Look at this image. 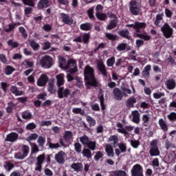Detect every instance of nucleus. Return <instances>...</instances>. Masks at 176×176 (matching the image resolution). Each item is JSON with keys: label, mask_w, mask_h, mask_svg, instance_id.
I'll return each mask as SVG.
<instances>
[{"label": "nucleus", "mask_w": 176, "mask_h": 176, "mask_svg": "<svg viewBox=\"0 0 176 176\" xmlns=\"http://www.w3.org/2000/svg\"><path fill=\"white\" fill-rule=\"evenodd\" d=\"M84 76L88 89L90 86H97V80L94 77V69L93 67L89 65L86 66L84 70Z\"/></svg>", "instance_id": "obj_1"}, {"label": "nucleus", "mask_w": 176, "mask_h": 176, "mask_svg": "<svg viewBox=\"0 0 176 176\" xmlns=\"http://www.w3.org/2000/svg\"><path fill=\"white\" fill-rule=\"evenodd\" d=\"M53 64H54L53 58L49 56V55L43 56L40 60V65L43 68H45V69L52 68V67H53Z\"/></svg>", "instance_id": "obj_2"}, {"label": "nucleus", "mask_w": 176, "mask_h": 176, "mask_svg": "<svg viewBox=\"0 0 176 176\" xmlns=\"http://www.w3.org/2000/svg\"><path fill=\"white\" fill-rule=\"evenodd\" d=\"M149 153L152 157L160 155V151L159 146H157V140H153L151 142Z\"/></svg>", "instance_id": "obj_3"}, {"label": "nucleus", "mask_w": 176, "mask_h": 176, "mask_svg": "<svg viewBox=\"0 0 176 176\" xmlns=\"http://www.w3.org/2000/svg\"><path fill=\"white\" fill-rule=\"evenodd\" d=\"M162 32H163L165 38L168 39V38H171L173 35V28L170 27V25L168 23H164V25L161 28Z\"/></svg>", "instance_id": "obj_4"}, {"label": "nucleus", "mask_w": 176, "mask_h": 176, "mask_svg": "<svg viewBox=\"0 0 176 176\" xmlns=\"http://www.w3.org/2000/svg\"><path fill=\"white\" fill-rule=\"evenodd\" d=\"M128 27H132L136 32H140L141 30L146 28V23L145 22L136 21L133 24L128 25Z\"/></svg>", "instance_id": "obj_5"}, {"label": "nucleus", "mask_w": 176, "mask_h": 176, "mask_svg": "<svg viewBox=\"0 0 176 176\" xmlns=\"http://www.w3.org/2000/svg\"><path fill=\"white\" fill-rule=\"evenodd\" d=\"M132 176H144L142 174V166L140 164H135L131 169Z\"/></svg>", "instance_id": "obj_6"}, {"label": "nucleus", "mask_w": 176, "mask_h": 176, "mask_svg": "<svg viewBox=\"0 0 176 176\" xmlns=\"http://www.w3.org/2000/svg\"><path fill=\"white\" fill-rule=\"evenodd\" d=\"M71 94V91L64 87H59L58 89V98H67Z\"/></svg>", "instance_id": "obj_7"}, {"label": "nucleus", "mask_w": 176, "mask_h": 176, "mask_svg": "<svg viewBox=\"0 0 176 176\" xmlns=\"http://www.w3.org/2000/svg\"><path fill=\"white\" fill-rule=\"evenodd\" d=\"M67 67V69H69V72H70V74H75L78 69L76 68V61H75L74 59H70L68 60Z\"/></svg>", "instance_id": "obj_8"}, {"label": "nucleus", "mask_w": 176, "mask_h": 176, "mask_svg": "<svg viewBox=\"0 0 176 176\" xmlns=\"http://www.w3.org/2000/svg\"><path fill=\"white\" fill-rule=\"evenodd\" d=\"M67 155L63 151H59L55 155V160L59 164H63L65 162Z\"/></svg>", "instance_id": "obj_9"}, {"label": "nucleus", "mask_w": 176, "mask_h": 176, "mask_svg": "<svg viewBox=\"0 0 176 176\" xmlns=\"http://www.w3.org/2000/svg\"><path fill=\"white\" fill-rule=\"evenodd\" d=\"M47 80H49V77L46 74H41L37 80V86L43 87V86H45L47 83Z\"/></svg>", "instance_id": "obj_10"}, {"label": "nucleus", "mask_w": 176, "mask_h": 176, "mask_svg": "<svg viewBox=\"0 0 176 176\" xmlns=\"http://www.w3.org/2000/svg\"><path fill=\"white\" fill-rule=\"evenodd\" d=\"M130 11L135 16L140 14V7H138V3L136 1H133L131 2Z\"/></svg>", "instance_id": "obj_11"}, {"label": "nucleus", "mask_w": 176, "mask_h": 176, "mask_svg": "<svg viewBox=\"0 0 176 176\" xmlns=\"http://www.w3.org/2000/svg\"><path fill=\"white\" fill-rule=\"evenodd\" d=\"M118 52H129L131 50V47L129 46L126 43H120L116 47Z\"/></svg>", "instance_id": "obj_12"}, {"label": "nucleus", "mask_w": 176, "mask_h": 176, "mask_svg": "<svg viewBox=\"0 0 176 176\" xmlns=\"http://www.w3.org/2000/svg\"><path fill=\"white\" fill-rule=\"evenodd\" d=\"M18 138L19 134L14 132H12L10 134L7 135L5 141H6L7 142H15V141H17Z\"/></svg>", "instance_id": "obj_13"}, {"label": "nucleus", "mask_w": 176, "mask_h": 176, "mask_svg": "<svg viewBox=\"0 0 176 176\" xmlns=\"http://www.w3.org/2000/svg\"><path fill=\"white\" fill-rule=\"evenodd\" d=\"M165 86H166L168 90H174V89L176 87L175 80L173 78L166 80L165 82Z\"/></svg>", "instance_id": "obj_14"}, {"label": "nucleus", "mask_w": 176, "mask_h": 176, "mask_svg": "<svg viewBox=\"0 0 176 176\" xmlns=\"http://www.w3.org/2000/svg\"><path fill=\"white\" fill-rule=\"evenodd\" d=\"M113 93L114 98L116 100L120 101V100L123 99V96H124L123 92L120 91V89L118 87L114 88Z\"/></svg>", "instance_id": "obj_15"}, {"label": "nucleus", "mask_w": 176, "mask_h": 176, "mask_svg": "<svg viewBox=\"0 0 176 176\" xmlns=\"http://www.w3.org/2000/svg\"><path fill=\"white\" fill-rule=\"evenodd\" d=\"M60 16L62 17V21L65 23V24H68L69 25H71L74 23V19L68 16V14L62 13L60 14Z\"/></svg>", "instance_id": "obj_16"}, {"label": "nucleus", "mask_w": 176, "mask_h": 176, "mask_svg": "<svg viewBox=\"0 0 176 176\" xmlns=\"http://www.w3.org/2000/svg\"><path fill=\"white\" fill-rule=\"evenodd\" d=\"M104 149L109 157H113L115 156V152H113V148L111 144H106L104 146Z\"/></svg>", "instance_id": "obj_17"}, {"label": "nucleus", "mask_w": 176, "mask_h": 176, "mask_svg": "<svg viewBox=\"0 0 176 176\" xmlns=\"http://www.w3.org/2000/svg\"><path fill=\"white\" fill-rule=\"evenodd\" d=\"M58 62H59V67L62 68V69H68V66L67 65V60L63 56H58Z\"/></svg>", "instance_id": "obj_18"}, {"label": "nucleus", "mask_w": 176, "mask_h": 176, "mask_svg": "<svg viewBox=\"0 0 176 176\" xmlns=\"http://www.w3.org/2000/svg\"><path fill=\"white\" fill-rule=\"evenodd\" d=\"M131 115L132 122H133V123H136V124H138V123H140V112L138 110H135L131 112Z\"/></svg>", "instance_id": "obj_19"}, {"label": "nucleus", "mask_w": 176, "mask_h": 176, "mask_svg": "<svg viewBox=\"0 0 176 176\" xmlns=\"http://www.w3.org/2000/svg\"><path fill=\"white\" fill-rule=\"evenodd\" d=\"M112 17L114 18L113 20H111L109 25L107 27V30H113L118 25V18H116V16L112 15Z\"/></svg>", "instance_id": "obj_20"}, {"label": "nucleus", "mask_w": 176, "mask_h": 176, "mask_svg": "<svg viewBox=\"0 0 176 176\" xmlns=\"http://www.w3.org/2000/svg\"><path fill=\"white\" fill-rule=\"evenodd\" d=\"M10 90L12 94H14V96H23V94H24V92L23 91L19 90L17 87L14 85L11 86Z\"/></svg>", "instance_id": "obj_21"}, {"label": "nucleus", "mask_w": 176, "mask_h": 176, "mask_svg": "<svg viewBox=\"0 0 176 176\" xmlns=\"http://www.w3.org/2000/svg\"><path fill=\"white\" fill-rule=\"evenodd\" d=\"M137 102V98L131 97L126 100V107L128 108H134V104Z\"/></svg>", "instance_id": "obj_22"}, {"label": "nucleus", "mask_w": 176, "mask_h": 176, "mask_svg": "<svg viewBox=\"0 0 176 176\" xmlns=\"http://www.w3.org/2000/svg\"><path fill=\"white\" fill-rule=\"evenodd\" d=\"M56 85L57 86H58V87H60V86H63V85H64L65 82V80H64V74H58L56 76Z\"/></svg>", "instance_id": "obj_23"}, {"label": "nucleus", "mask_w": 176, "mask_h": 176, "mask_svg": "<svg viewBox=\"0 0 176 176\" xmlns=\"http://www.w3.org/2000/svg\"><path fill=\"white\" fill-rule=\"evenodd\" d=\"M50 6L49 0H40L37 5L38 9H43V8H47Z\"/></svg>", "instance_id": "obj_24"}, {"label": "nucleus", "mask_w": 176, "mask_h": 176, "mask_svg": "<svg viewBox=\"0 0 176 176\" xmlns=\"http://www.w3.org/2000/svg\"><path fill=\"white\" fill-rule=\"evenodd\" d=\"M98 68L101 74L104 75V76H107V69L105 68V65H104V63L99 62L98 63Z\"/></svg>", "instance_id": "obj_25"}, {"label": "nucleus", "mask_w": 176, "mask_h": 176, "mask_svg": "<svg viewBox=\"0 0 176 176\" xmlns=\"http://www.w3.org/2000/svg\"><path fill=\"white\" fill-rule=\"evenodd\" d=\"M109 142H111V145H113L114 148H116V144L119 142V138L115 135H111L110 138H109Z\"/></svg>", "instance_id": "obj_26"}, {"label": "nucleus", "mask_w": 176, "mask_h": 176, "mask_svg": "<svg viewBox=\"0 0 176 176\" xmlns=\"http://www.w3.org/2000/svg\"><path fill=\"white\" fill-rule=\"evenodd\" d=\"M71 168L74 170V171H82L83 165L81 163H74L71 165Z\"/></svg>", "instance_id": "obj_27"}, {"label": "nucleus", "mask_w": 176, "mask_h": 176, "mask_svg": "<svg viewBox=\"0 0 176 176\" xmlns=\"http://www.w3.org/2000/svg\"><path fill=\"white\" fill-rule=\"evenodd\" d=\"M144 126H148L149 124V120H151V115L144 114L142 118Z\"/></svg>", "instance_id": "obj_28"}, {"label": "nucleus", "mask_w": 176, "mask_h": 176, "mask_svg": "<svg viewBox=\"0 0 176 176\" xmlns=\"http://www.w3.org/2000/svg\"><path fill=\"white\" fill-rule=\"evenodd\" d=\"M163 16H164L163 14H158L156 16L155 21L154 22L155 25L157 26L162 24V21H163Z\"/></svg>", "instance_id": "obj_29"}, {"label": "nucleus", "mask_w": 176, "mask_h": 176, "mask_svg": "<svg viewBox=\"0 0 176 176\" xmlns=\"http://www.w3.org/2000/svg\"><path fill=\"white\" fill-rule=\"evenodd\" d=\"M117 131L118 133H121V134H127V131H126V129L123 127V124L122 123H117Z\"/></svg>", "instance_id": "obj_30"}, {"label": "nucleus", "mask_w": 176, "mask_h": 176, "mask_svg": "<svg viewBox=\"0 0 176 176\" xmlns=\"http://www.w3.org/2000/svg\"><path fill=\"white\" fill-rule=\"evenodd\" d=\"M72 137H73L72 132L69 131H67L65 132L63 140H65V141L67 142V141H71V140H72Z\"/></svg>", "instance_id": "obj_31"}, {"label": "nucleus", "mask_w": 176, "mask_h": 176, "mask_svg": "<svg viewBox=\"0 0 176 176\" xmlns=\"http://www.w3.org/2000/svg\"><path fill=\"white\" fill-rule=\"evenodd\" d=\"M159 125L164 131H167V124L162 118L159 120Z\"/></svg>", "instance_id": "obj_32"}, {"label": "nucleus", "mask_w": 176, "mask_h": 176, "mask_svg": "<svg viewBox=\"0 0 176 176\" xmlns=\"http://www.w3.org/2000/svg\"><path fill=\"white\" fill-rule=\"evenodd\" d=\"M37 142L39 146L43 148V146H45V144L46 143V139L45 136H40L37 140Z\"/></svg>", "instance_id": "obj_33"}, {"label": "nucleus", "mask_w": 176, "mask_h": 176, "mask_svg": "<svg viewBox=\"0 0 176 176\" xmlns=\"http://www.w3.org/2000/svg\"><path fill=\"white\" fill-rule=\"evenodd\" d=\"M91 24L87 23H82L80 25V30H82V31H89V30H91Z\"/></svg>", "instance_id": "obj_34"}, {"label": "nucleus", "mask_w": 176, "mask_h": 176, "mask_svg": "<svg viewBox=\"0 0 176 176\" xmlns=\"http://www.w3.org/2000/svg\"><path fill=\"white\" fill-rule=\"evenodd\" d=\"M30 45L31 47L33 49V50H34V51L38 50L39 47H41L39 44L38 43H36V41H30Z\"/></svg>", "instance_id": "obj_35"}, {"label": "nucleus", "mask_w": 176, "mask_h": 176, "mask_svg": "<svg viewBox=\"0 0 176 176\" xmlns=\"http://www.w3.org/2000/svg\"><path fill=\"white\" fill-rule=\"evenodd\" d=\"M82 155L84 157L90 159V157H91V151L89 148H84L82 151Z\"/></svg>", "instance_id": "obj_36"}, {"label": "nucleus", "mask_w": 176, "mask_h": 176, "mask_svg": "<svg viewBox=\"0 0 176 176\" xmlns=\"http://www.w3.org/2000/svg\"><path fill=\"white\" fill-rule=\"evenodd\" d=\"M80 142H81L82 145H87L89 142V137H87L86 135H84L82 137L80 138Z\"/></svg>", "instance_id": "obj_37"}, {"label": "nucleus", "mask_w": 176, "mask_h": 176, "mask_svg": "<svg viewBox=\"0 0 176 176\" xmlns=\"http://www.w3.org/2000/svg\"><path fill=\"white\" fill-rule=\"evenodd\" d=\"M15 69L13 67L8 65L6 67L5 74L6 75H12Z\"/></svg>", "instance_id": "obj_38"}, {"label": "nucleus", "mask_w": 176, "mask_h": 176, "mask_svg": "<svg viewBox=\"0 0 176 176\" xmlns=\"http://www.w3.org/2000/svg\"><path fill=\"white\" fill-rule=\"evenodd\" d=\"M22 153L27 157L30 153V147L27 145H23L21 148Z\"/></svg>", "instance_id": "obj_39"}, {"label": "nucleus", "mask_w": 176, "mask_h": 176, "mask_svg": "<svg viewBox=\"0 0 176 176\" xmlns=\"http://www.w3.org/2000/svg\"><path fill=\"white\" fill-rule=\"evenodd\" d=\"M113 176H126V171L122 170H115L112 173Z\"/></svg>", "instance_id": "obj_40"}, {"label": "nucleus", "mask_w": 176, "mask_h": 176, "mask_svg": "<svg viewBox=\"0 0 176 176\" xmlns=\"http://www.w3.org/2000/svg\"><path fill=\"white\" fill-rule=\"evenodd\" d=\"M30 146L32 149V153H38V152H39V148L36 144L30 142Z\"/></svg>", "instance_id": "obj_41"}, {"label": "nucleus", "mask_w": 176, "mask_h": 176, "mask_svg": "<svg viewBox=\"0 0 176 176\" xmlns=\"http://www.w3.org/2000/svg\"><path fill=\"white\" fill-rule=\"evenodd\" d=\"M136 36H138V38H140L141 39H144V41H149V39H151V36L146 34L138 33L136 34Z\"/></svg>", "instance_id": "obj_42"}, {"label": "nucleus", "mask_w": 176, "mask_h": 176, "mask_svg": "<svg viewBox=\"0 0 176 176\" xmlns=\"http://www.w3.org/2000/svg\"><path fill=\"white\" fill-rule=\"evenodd\" d=\"M45 158H46V157L45 156V153L39 155L36 157V162H37V163H40L41 164H43V163L45 162Z\"/></svg>", "instance_id": "obj_43"}, {"label": "nucleus", "mask_w": 176, "mask_h": 176, "mask_svg": "<svg viewBox=\"0 0 176 176\" xmlns=\"http://www.w3.org/2000/svg\"><path fill=\"white\" fill-rule=\"evenodd\" d=\"M119 35L120 36H122L123 38H126V39H130V36H129V30H122L118 32Z\"/></svg>", "instance_id": "obj_44"}, {"label": "nucleus", "mask_w": 176, "mask_h": 176, "mask_svg": "<svg viewBox=\"0 0 176 176\" xmlns=\"http://www.w3.org/2000/svg\"><path fill=\"white\" fill-rule=\"evenodd\" d=\"M8 46L10 47L16 48L19 47V43L17 41H13V40H10L8 41Z\"/></svg>", "instance_id": "obj_45"}, {"label": "nucleus", "mask_w": 176, "mask_h": 176, "mask_svg": "<svg viewBox=\"0 0 176 176\" xmlns=\"http://www.w3.org/2000/svg\"><path fill=\"white\" fill-rule=\"evenodd\" d=\"M14 167V164L10 162H6L4 164V168L6 170V171H10V170H12Z\"/></svg>", "instance_id": "obj_46"}, {"label": "nucleus", "mask_w": 176, "mask_h": 176, "mask_svg": "<svg viewBox=\"0 0 176 176\" xmlns=\"http://www.w3.org/2000/svg\"><path fill=\"white\" fill-rule=\"evenodd\" d=\"M36 138H38V134L32 133L28 136L26 141H28V142H31V141H35V140H36Z\"/></svg>", "instance_id": "obj_47"}, {"label": "nucleus", "mask_w": 176, "mask_h": 176, "mask_svg": "<svg viewBox=\"0 0 176 176\" xmlns=\"http://www.w3.org/2000/svg\"><path fill=\"white\" fill-rule=\"evenodd\" d=\"M86 119L90 126H96V120L93 119V118L90 117V116H87Z\"/></svg>", "instance_id": "obj_48"}, {"label": "nucleus", "mask_w": 176, "mask_h": 176, "mask_svg": "<svg viewBox=\"0 0 176 176\" xmlns=\"http://www.w3.org/2000/svg\"><path fill=\"white\" fill-rule=\"evenodd\" d=\"M105 36L107 38V39H109L110 41H116L118 36L116 35L109 34V33H105Z\"/></svg>", "instance_id": "obj_49"}, {"label": "nucleus", "mask_w": 176, "mask_h": 176, "mask_svg": "<svg viewBox=\"0 0 176 176\" xmlns=\"http://www.w3.org/2000/svg\"><path fill=\"white\" fill-rule=\"evenodd\" d=\"M74 149L77 153H80L82 152V144L80 143L74 144Z\"/></svg>", "instance_id": "obj_50"}, {"label": "nucleus", "mask_w": 176, "mask_h": 176, "mask_svg": "<svg viewBox=\"0 0 176 176\" xmlns=\"http://www.w3.org/2000/svg\"><path fill=\"white\" fill-rule=\"evenodd\" d=\"M74 113H80V115H85V110L80 108H74L72 109Z\"/></svg>", "instance_id": "obj_51"}, {"label": "nucleus", "mask_w": 176, "mask_h": 176, "mask_svg": "<svg viewBox=\"0 0 176 176\" xmlns=\"http://www.w3.org/2000/svg\"><path fill=\"white\" fill-rule=\"evenodd\" d=\"M21 116L23 119H31V118H32V114L28 111H25L22 113Z\"/></svg>", "instance_id": "obj_52"}, {"label": "nucleus", "mask_w": 176, "mask_h": 176, "mask_svg": "<svg viewBox=\"0 0 176 176\" xmlns=\"http://www.w3.org/2000/svg\"><path fill=\"white\" fill-rule=\"evenodd\" d=\"M96 17L101 21H104L105 20V19H107V14L100 12V13H96Z\"/></svg>", "instance_id": "obj_53"}, {"label": "nucleus", "mask_w": 176, "mask_h": 176, "mask_svg": "<svg viewBox=\"0 0 176 176\" xmlns=\"http://www.w3.org/2000/svg\"><path fill=\"white\" fill-rule=\"evenodd\" d=\"M131 89H129V88H126L124 87L122 89V94L123 96H124L125 97H127V96L131 94Z\"/></svg>", "instance_id": "obj_54"}, {"label": "nucleus", "mask_w": 176, "mask_h": 176, "mask_svg": "<svg viewBox=\"0 0 176 176\" xmlns=\"http://www.w3.org/2000/svg\"><path fill=\"white\" fill-rule=\"evenodd\" d=\"M87 145L91 151H96V142L89 141Z\"/></svg>", "instance_id": "obj_55"}, {"label": "nucleus", "mask_w": 176, "mask_h": 176, "mask_svg": "<svg viewBox=\"0 0 176 176\" xmlns=\"http://www.w3.org/2000/svg\"><path fill=\"white\" fill-rule=\"evenodd\" d=\"M118 148L121 151L122 153H124V152L127 151V147L126 146V144H124V143H120L118 144Z\"/></svg>", "instance_id": "obj_56"}, {"label": "nucleus", "mask_w": 176, "mask_h": 176, "mask_svg": "<svg viewBox=\"0 0 176 176\" xmlns=\"http://www.w3.org/2000/svg\"><path fill=\"white\" fill-rule=\"evenodd\" d=\"M107 64L109 67H113L115 64V57H111L107 60Z\"/></svg>", "instance_id": "obj_57"}, {"label": "nucleus", "mask_w": 176, "mask_h": 176, "mask_svg": "<svg viewBox=\"0 0 176 176\" xmlns=\"http://www.w3.org/2000/svg\"><path fill=\"white\" fill-rule=\"evenodd\" d=\"M168 119L170 120V122H175L176 120V113L174 112L170 113L168 115Z\"/></svg>", "instance_id": "obj_58"}, {"label": "nucleus", "mask_w": 176, "mask_h": 176, "mask_svg": "<svg viewBox=\"0 0 176 176\" xmlns=\"http://www.w3.org/2000/svg\"><path fill=\"white\" fill-rule=\"evenodd\" d=\"M15 159H19V160H23V159H25V155L23 153H17L14 155Z\"/></svg>", "instance_id": "obj_59"}, {"label": "nucleus", "mask_w": 176, "mask_h": 176, "mask_svg": "<svg viewBox=\"0 0 176 176\" xmlns=\"http://www.w3.org/2000/svg\"><path fill=\"white\" fill-rule=\"evenodd\" d=\"M24 5H27L28 6H34V1L36 0H22Z\"/></svg>", "instance_id": "obj_60"}, {"label": "nucleus", "mask_w": 176, "mask_h": 176, "mask_svg": "<svg viewBox=\"0 0 176 176\" xmlns=\"http://www.w3.org/2000/svg\"><path fill=\"white\" fill-rule=\"evenodd\" d=\"M14 107V103L13 102H9L8 103V106L6 108V111L8 113H10V112H12L13 111V108Z\"/></svg>", "instance_id": "obj_61"}, {"label": "nucleus", "mask_w": 176, "mask_h": 176, "mask_svg": "<svg viewBox=\"0 0 176 176\" xmlns=\"http://www.w3.org/2000/svg\"><path fill=\"white\" fill-rule=\"evenodd\" d=\"M102 156H104V154L102 153V152L101 151H98L96 152L95 156H94V159L95 160H100V159H101L102 157Z\"/></svg>", "instance_id": "obj_62"}, {"label": "nucleus", "mask_w": 176, "mask_h": 176, "mask_svg": "<svg viewBox=\"0 0 176 176\" xmlns=\"http://www.w3.org/2000/svg\"><path fill=\"white\" fill-rule=\"evenodd\" d=\"M19 32H21V34H22L23 38H27V36H28V35L27 34V32L25 31V28H24L23 27H20L19 28Z\"/></svg>", "instance_id": "obj_63"}, {"label": "nucleus", "mask_w": 176, "mask_h": 176, "mask_svg": "<svg viewBox=\"0 0 176 176\" xmlns=\"http://www.w3.org/2000/svg\"><path fill=\"white\" fill-rule=\"evenodd\" d=\"M131 145L133 146V148H138V146H140V141L131 140Z\"/></svg>", "instance_id": "obj_64"}]
</instances>
